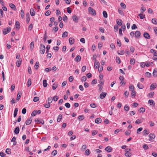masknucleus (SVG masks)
Returning <instances> with one entry per match:
<instances>
[{
  "mask_svg": "<svg viewBox=\"0 0 157 157\" xmlns=\"http://www.w3.org/2000/svg\"><path fill=\"white\" fill-rule=\"evenodd\" d=\"M40 52L41 54H44L45 51V47L44 45L42 44H40Z\"/></svg>",
  "mask_w": 157,
  "mask_h": 157,
  "instance_id": "obj_1",
  "label": "nucleus"
},
{
  "mask_svg": "<svg viewBox=\"0 0 157 157\" xmlns=\"http://www.w3.org/2000/svg\"><path fill=\"white\" fill-rule=\"evenodd\" d=\"M89 13L92 15L95 16L96 13L95 11L94 10L92 7H89Z\"/></svg>",
  "mask_w": 157,
  "mask_h": 157,
  "instance_id": "obj_2",
  "label": "nucleus"
},
{
  "mask_svg": "<svg viewBox=\"0 0 157 157\" xmlns=\"http://www.w3.org/2000/svg\"><path fill=\"white\" fill-rule=\"evenodd\" d=\"M11 28L10 27H8L7 29H5L3 30V34L6 35L10 31Z\"/></svg>",
  "mask_w": 157,
  "mask_h": 157,
  "instance_id": "obj_3",
  "label": "nucleus"
},
{
  "mask_svg": "<svg viewBox=\"0 0 157 157\" xmlns=\"http://www.w3.org/2000/svg\"><path fill=\"white\" fill-rule=\"evenodd\" d=\"M35 121L37 124H44V121L41 119H40L38 118H36L35 120Z\"/></svg>",
  "mask_w": 157,
  "mask_h": 157,
  "instance_id": "obj_4",
  "label": "nucleus"
},
{
  "mask_svg": "<svg viewBox=\"0 0 157 157\" xmlns=\"http://www.w3.org/2000/svg\"><path fill=\"white\" fill-rule=\"evenodd\" d=\"M32 117H31L29 119L26 121L25 122V124L27 125H29L31 123L32 121Z\"/></svg>",
  "mask_w": 157,
  "mask_h": 157,
  "instance_id": "obj_5",
  "label": "nucleus"
},
{
  "mask_svg": "<svg viewBox=\"0 0 157 157\" xmlns=\"http://www.w3.org/2000/svg\"><path fill=\"white\" fill-rule=\"evenodd\" d=\"M144 36L146 39H150V36L149 34L145 32L144 33Z\"/></svg>",
  "mask_w": 157,
  "mask_h": 157,
  "instance_id": "obj_6",
  "label": "nucleus"
},
{
  "mask_svg": "<svg viewBox=\"0 0 157 157\" xmlns=\"http://www.w3.org/2000/svg\"><path fill=\"white\" fill-rule=\"evenodd\" d=\"M107 93L106 92H102L101 93L100 95V98L101 99H103L106 96V95Z\"/></svg>",
  "mask_w": 157,
  "mask_h": 157,
  "instance_id": "obj_7",
  "label": "nucleus"
},
{
  "mask_svg": "<svg viewBox=\"0 0 157 157\" xmlns=\"http://www.w3.org/2000/svg\"><path fill=\"white\" fill-rule=\"evenodd\" d=\"M69 41L70 44L71 45L73 44L75 42V40L74 39L71 37H70L69 38Z\"/></svg>",
  "mask_w": 157,
  "mask_h": 157,
  "instance_id": "obj_8",
  "label": "nucleus"
},
{
  "mask_svg": "<svg viewBox=\"0 0 157 157\" xmlns=\"http://www.w3.org/2000/svg\"><path fill=\"white\" fill-rule=\"evenodd\" d=\"M72 19L73 21L75 22H78V18L76 16V15H74L72 16Z\"/></svg>",
  "mask_w": 157,
  "mask_h": 157,
  "instance_id": "obj_9",
  "label": "nucleus"
},
{
  "mask_svg": "<svg viewBox=\"0 0 157 157\" xmlns=\"http://www.w3.org/2000/svg\"><path fill=\"white\" fill-rule=\"evenodd\" d=\"M99 78H100V81L99 83L100 84H103L104 83V81L103 80V76L102 75H100L99 76Z\"/></svg>",
  "mask_w": 157,
  "mask_h": 157,
  "instance_id": "obj_10",
  "label": "nucleus"
},
{
  "mask_svg": "<svg viewBox=\"0 0 157 157\" xmlns=\"http://www.w3.org/2000/svg\"><path fill=\"white\" fill-rule=\"evenodd\" d=\"M26 19L27 23H28L30 21V16L29 13H27L26 14Z\"/></svg>",
  "mask_w": 157,
  "mask_h": 157,
  "instance_id": "obj_11",
  "label": "nucleus"
},
{
  "mask_svg": "<svg viewBox=\"0 0 157 157\" xmlns=\"http://www.w3.org/2000/svg\"><path fill=\"white\" fill-rule=\"evenodd\" d=\"M149 137L151 140H153L155 138V136L153 133H151L149 135Z\"/></svg>",
  "mask_w": 157,
  "mask_h": 157,
  "instance_id": "obj_12",
  "label": "nucleus"
},
{
  "mask_svg": "<svg viewBox=\"0 0 157 157\" xmlns=\"http://www.w3.org/2000/svg\"><path fill=\"white\" fill-rule=\"evenodd\" d=\"M30 13L32 16H34L35 14V12L33 8H31L30 10Z\"/></svg>",
  "mask_w": 157,
  "mask_h": 157,
  "instance_id": "obj_13",
  "label": "nucleus"
},
{
  "mask_svg": "<svg viewBox=\"0 0 157 157\" xmlns=\"http://www.w3.org/2000/svg\"><path fill=\"white\" fill-rule=\"evenodd\" d=\"M21 95V91H19L17 95L16 100L17 101H18L20 98Z\"/></svg>",
  "mask_w": 157,
  "mask_h": 157,
  "instance_id": "obj_14",
  "label": "nucleus"
},
{
  "mask_svg": "<svg viewBox=\"0 0 157 157\" xmlns=\"http://www.w3.org/2000/svg\"><path fill=\"white\" fill-rule=\"evenodd\" d=\"M105 150L108 152L111 151L112 148L110 146H108L105 148Z\"/></svg>",
  "mask_w": 157,
  "mask_h": 157,
  "instance_id": "obj_15",
  "label": "nucleus"
},
{
  "mask_svg": "<svg viewBox=\"0 0 157 157\" xmlns=\"http://www.w3.org/2000/svg\"><path fill=\"white\" fill-rule=\"evenodd\" d=\"M81 57L80 56H77L76 57L75 59V61L78 62H79L81 60Z\"/></svg>",
  "mask_w": 157,
  "mask_h": 157,
  "instance_id": "obj_16",
  "label": "nucleus"
},
{
  "mask_svg": "<svg viewBox=\"0 0 157 157\" xmlns=\"http://www.w3.org/2000/svg\"><path fill=\"white\" fill-rule=\"evenodd\" d=\"M140 32L139 31H136L135 33V35L136 37H139L140 36Z\"/></svg>",
  "mask_w": 157,
  "mask_h": 157,
  "instance_id": "obj_17",
  "label": "nucleus"
},
{
  "mask_svg": "<svg viewBox=\"0 0 157 157\" xmlns=\"http://www.w3.org/2000/svg\"><path fill=\"white\" fill-rule=\"evenodd\" d=\"M95 122L97 124L100 123L101 121V119L100 118H98L95 119Z\"/></svg>",
  "mask_w": 157,
  "mask_h": 157,
  "instance_id": "obj_18",
  "label": "nucleus"
},
{
  "mask_svg": "<svg viewBox=\"0 0 157 157\" xmlns=\"http://www.w3.org/2000/svg\"><path fill=\"white\" fill-rule=\"evenodd\" d=\"M21 63V59H20L17 61V67H20Z\"/></svg>",
  "mask_w": 157,
  "mask_h": 157,
  "instance_id": "obj_19",
  "label": "nucleus"
},
{
  "mask_svg": "<svg viewBox=\"0 0 157 157\" xmlns=\"http://www.w3.org/2000/svg\"><path fill=\"white\" fill-rule=\"evenodd\" d=\"M117 23L118 25H121L122 23V22L121 19H118L117 20Z\"/></svg>",
  "mask_w": 157,
  "mask_h": 157,
  "instance_id": "obj_20",
  "label": "nucleus"
},
{
  "mask_svg": "<svg viewBox=\"0 0 157 157\" xmlns=\"http://www.w3.org/2000/svg\"><path fill=\"white\" fill-rule=\"evenodd\" d=\"M19 128L18 127H17L15 129L14 132L16 134H18L19 133Z\"/></svg>",
  "mask_w": 157,
  "mask_h": 157,
  "instance_id": "obj_21",
  "label": "nucleus"
},
{
  "mask_svg": "<svg viewBox=\"0 0 157 157\" xmlns=\"http://www.w3.org/2000/svg\"><path fill=\"white\" fill-rule=\"evenodd\" d=\"M154 93L153 92H151L148 94L147 95V97H149V98H152L153 96L154 95Z\"/></svg>",
  "mask_w": 157,
  "mask_h": 157,
  "instance_id": "obj_22",
  "label": "nucleus"
},
{
  "mask_svg": "<svg viewBox=\"0 0 157 157\" xmlns=\"http://www.w3.org/2000/svg\"><path fill=\"white\" fill-rule=\"evenodd\" d=\"M153 75L154 77H157V69H155L153 73Z\"/></svg>",
  "mask_w": 157,
  "mask_h": 157,
  "instance_id": "obj_23",
  "label": "nucleus"
},
{
  "mask_svg": "<svg viewBox=\"0 0 157 157\" xmlns=\"http://www.w3.org/2000/svg\"><path fill=\"white\" fill-rule=\"evenodd\" d=\"M58 84L57 83H55L52 85V89L55 90L58 87Z\"/></svg>",
  "mask_w": 157,
  "mask_h": 157,
  "instance_id": "obj_24",
  "label": "nucleus"
},
{
  "mask_svg": "<svg viewBox=\"0 0 157 157\" xmlns=\"http://www.w3.org/2000/svg\"><path fill=\"white\" fill-rule=\"evenodd\" d=\"M84 118V116L83 115L79 116L78 117V119L80 121L82 120Z\"/></svg>",
  "mask_w": 157,
  "mask_h": 157,
  "instance_id": "obj_25",
  "label": "nucleus"
},
{
  "mask_svg": "<svg viewBox=\"0 0 157 157\" xmlns=\"http://www.w3.org/2000/svg\"><path fill=\"white\" fill-rule=\"evenodd\" d=\"M99 62L97 60H95L94 65V67H96V68H97L98 66H99Z\"/></svg>",
  "mask_w": 157,
  "mask_h": 157,
  "instance_id": "obj_26",
  "label": "nucleus"
},
{
  "mask_svg": "<svg viewBox=\"0 0 157 157\" xmlns=\"http://www.w3.org/2000/svg\"><path fill=\"white\" fill-rule=\"evenodd\" d=\"M10 6L12 9H14L15 10H16V8L15 6L12 3H10L9 4Z\"/></svg>",
  "mask_w": 157,
  "mask_h": 157,
  "instance_id": "obj_27",
  "label": "nucleus"
},
{
  "mask_svg": "<svg viewBox=\"0 0 157 157\" xmlns=\"http://www.w3.org/2000/svg\"><path fill=\"white\" fill-rule=\"evenodd\" d=\"M52 100H53V99H52V97H50L48 98V103L50 104L52 102Z\"/></svg>",
  "mask_w": 157,
  "mask_h": 157,
  "instance_id": "obj_28",
  "label": "nucleus"
},
{
  "mask_svg": "<svg viewBox=\"0 0 157 157\" xmlns=\"http://www.w3.org/2000/svg\"><path fill=\"white\" fill-rule=\"evenodd\" d=\"M138 87L140 89H142L144 88V86L143 85L138 82L137 84Z\"/></svg>",
  "mask_w": 157,
  "mask_h": 157,
  "instance_id": "obj_29",
  "label": "nucleus"
},
{
  "mask_svg": "<svg viewBox=\"0 0 157 157\" xmlns=\"http://www.w3.org/2000/svg\"><path fill=\"white\" fill-rule=\"evenodd\" d=\"M156 87V85H154V84H152L150 86L151 90H153Z\"/></svg>",
  "mask_w": 157,
  "mask_h": 157,
  "instance_id": "obj_30",
  "label": "nucleus"
},
{
  "mask_svg": "<svg viewBox=\"0 0 157 157\" xmlns=\"http://www.w3.org/2000/svg\"><path fill=\"white\" fill-rule=\"evenodd\" d=\"M131 95L132 98H134L136 96V92L134 90H132V91Z\"/></svg>",
  "mask_w": 157,
  "mask_h": 157,
  "instance_id": "obj_31",
  "label": "nucleus"
},
{
  "mask_svg": "<svg viewBox=\"0 0 157 157\" xmlns=\"http://www.w3.org/2000/svg\"><path fill=\"white\" fill-rule=\"evenodd\" d=\"M90 152L89 150L88 149H86V151H85V155H86L88 156L90 154Z\"/></svg>",
  "mask_w": 157,
  "mask_h": 157,
  "instance_id": "obj_32",
  "label": "nucleus"
},
{
  "mask_svg": "<svg viewBox=\"0 0 157 157\" xmlns=\"http://www.w3.org/2000/svg\"><path fill=\"white\" fill-rule=\"evenodd\" d=\"M34 44V42L33 41H32L31 43L30 44V48L32 50L33 48Z\"/></svg>",
  "mask_w": 157,
  "mask_h": 157,
  "instance_id": "obj_33",
  "label": "nucleus"
},
{
  "mask_svg": "<svg viewBox=\"0 0 157 157\" xmlns=\"http://www.w3.org/2000/svg\"><path fill=\"white\" fill-rule=\"evenodd\" d=\"M143 132L144 133V135H147L149 133V132L148 131L147 129H145L143 131Z\"/></svg>",
  "mask_w": 157,
  "mask_h": 157,
  "instance_id": "obj_34",
  "label": "nucleus"
},
{
  "mask_svg": "<svg viewBox=\"0 0 157 157\" xmlns=\"http://www.w3.org/2000/svg\"><path fill=\"white\" fill-rule=\"evenodd\" d=\"M62 118V116L61 114H59L58 116V118L57 119V121L59 122L60 121Z\"/></svg>",
  "mask_w": 157,
  "mask_h": 157,
  "instance_id": "obj_35",
  "label": "nucleus"
},
{
  "mask_svg": "<svg viewBox=\"0 0 157 157\" xmlns=\"http://www.w3.org/2000/svg\"><path fill=\"white\" fill-rule=\"evenodd\" d=\"M43 86L44 87H46L47 86L48 84L47 82V81L46 80H44L43 81Z\"/></svg>",
  "mask_w": 157,
  "mask_h": 157,
  "instance_id": "obj_36",
  "label": "nucleus"
},
{
  "mask_svg": "<svg viewBox=\"0 0 157 157\" xmlns=\"http://www.w3.org/2000/svg\"><path fill=\"white\" fill-rule=\"evenodd\" d=\"M18 111V109L16 108H15V110H14V117H15L17 115V112Z\"/></svg>",
  "mask_w": 157,
  "mask_h": 157,
  "instance_id": "obj_37",
  "label": "nucleus"
},
{
  "mask_svg": "<svg viewBox=\"0 0 157 157\" xmlns=\"http://www.w3.org/2000/svg\"><path fill=\"white\" fill-rule=\"evenodd\" d=\"M130 62L131 64L134 65L135 63V59L133 58L131 59Z\"/></svg>",
  "mask_w": 157,
  "mask_h": 157,
  "instance_id": "obj_38",
  "label": "nucleus"
},
{
  "mask_svg": "<svg viewBox=\"0 0 157 157\" xmlns=\"http://www.w3.org/2000/svg\"><path fill=\"white\" fill-rule=\"evenodd\" d=\"M124 51L122 50L121 51H117V53L118 55H123L124 54Z\"/></svg>",
  "mask_w": 157,
  "mask_h": 157,
  "instance_id": "obj_39",
  "label": "nucleus"
},
{
  "mask_svg": "<svg viewBox=\"0 0 157 157\" xmlns=\"http://www.w3.org/2000/svg\"><path fill=\"white\" fill-rule=\"evenodd\" d=\"M151 21H152V22L153 24H154L155 25H156L157 24V19H155V18L152 19L151 20Z\"/></svg>",
  "mask_w": 157,
  "mask_h": 157,
  "instance_id": "obj_40",
  "label": "nucleus"
},
{
  "mask_svg": "<svg viewBox=\"0 0 157 157\" xmlns=\"http://www.w3.org/2000/svg\"><path fill=\"white\" fill-rule=\"evenodd\" d=\"M116 62L117 63L119 64L121 63V60L118 56H117L116 59Z\"/></svg>",
  "mask_w": 157,
  "mask_h": 157,
  "instance_id": "obj_41",
  "label": "nucleus"
},
{
  "mask_svg": "<svg viewBox=\"0 0 157 157\" xmlns=\"http://www.w3.org/2000/svg\"><path fill=\"white\" fill-rule=\"evenodd\" d=\"M39 63L38 62H36V64L35 65V68L36 70H37L38 68L39 67Z\"/></svg>",
  "mask_w": 157,
  "mask_h": 157,
  "instance_id": "obj_42",
  "label": "nucleus"
},
{
  "mask_svg": "<svg viewBox=\"0 0 157 157\" xmlns=\"http://www.w3.org/2000/svg\"><path fill=\"white\" fill-rule=\"evenodd\" d=\"M37 114V110H35L32 113L31 115L32 116H35Z\"/></svg>",
  "mask_w": 157,
  "mask_h": 157,
  "instance_id": "obj_43",
  "label": "nucleus"
},
{
  "mask_svg": "<svg viewBox=\"0 0 157 157\" xmlns=\"http://www.w3.org/2000/svg\"><path fill=\"white\" fill-rule=\"evenodd\" d=\"M129 106L127 105H126L124 107V110L128 111L129 110Z\"/></svg>",
  "mask_w": 157,
  "mask_h": 157,
  "instance_id": "obj_44",
  "label": "nucleus"
},
{
  "mask_svg": "<svg viewBox=\"0 0 157 157\" xmlns=\"http://www.w3.org/2000/svg\"><path fill=\"white\" fill-rule=\"evenodd\" d=\"M31 85V81L30 79H29L27 82L28 87L30 86Z\"/></svg>",
  "mask_w": 157,
  "mask_h": 157,
  "instance_id": "obj_45",
  "label": "nucleus"
},
{
  "mask_svg": "<svg viewBox=\"0 0 157 157\" xmlns=\"http://www.w3.org/2000/svg\"><path fill=\"white\" fill-rule=\"evenodd\" d=\"M6 152L8 154H11L10 149L9 148H7L6 150Z\"/></svg>",
  "mask_w": 157,
  "mask_h": 157,
  "instance_id": "obj_46",
  "label": "nucleus"
},
{
  "mask_svg": "<svg viewBox=\"0 0 157 157\" xmlns=\"http://www.w3.org/2000/svg\"><path fill=\"white\" fill-rule=\"evenodd\" d=\"M148 102L151 105H155L154 102L152 100H149L148 101Z\"/></svg>",
  "mask_w": 157,
  "mask_h": 157,
  "instance_id": "obj_47",
  "label": "nucleus"
},
{
  "mask_svg": "<svg viewBox=\"0 0 157 157\" xmlns=\"http://www.w3.org/2000/svg\"><path fill=\"white\" fill-rule=\"evenodd\" d=\"M68 35V32L65 31L62 34V37H67V36Z\"/></svg>",
  "mask_w": 157,
  "mask_h": 157,
  "instance_id": "obj_48",
  "label": "nucleus"
},
{
  "mask_svg": "<svg viewBox=\"0 0 157 157\" xmlns=\"http://www.w3.org/2000/svg\"><path fill=\"white\" fill-rule=\"evenodd\" d=\"M125 155L127 157H130L132 155L131 153L129 152H126L125 153Z\"/></svg>",
  "mask_w": 157,
  "mask_h": 157,
  "instance_id": "obj_49",
  "label": "nucleus"
},
{
  "mask_svg": "<svg viewBox=\"0 0 157 157\" xmlns=\"http://www.w3.org/2000/svg\"><path fill=\"white\" fill-rule=\"evenodd\" d=\"M103 14L104 17L107 18V13L106 11H104L103 12Z\"/></svg>",
  "mask_w": 157,
  "mask_h": 157,
  "instance_id": "obj_50",
  "label": "nucleus"
},
{
  "mask_svg": "<svg viewBox=\"0 0 157 157\" xmlns=\"http://www.w3.org/2000/svg\"><path fill=\"white\" fill-rule=\"evenodd\" d=\"M21 16L22 18L24 17V12L23 10H21Z\"/></svg>",
  "mask_w": 157,
  "mask_h": 157,
  "instance_id": "obj_51",
  "label": "nucleus"
},
{
  "mask_svg": "<svg viewBox=\"0 0 157 157\" xmlns=\"http://www.w3.org/2000/svg\"><path fill=\"white\" fill-rule=\"evenodd\" d=\"M139 111L140 113H144L145 111V109L144 108L142 107L140 109Z\"/></svg>",
  "mask_w": 157,
  "mask_h": 157,
  "instance_id": "obj_52",
  "label": "nucleus"
},
{
  "mask_svg": "<svg viewBox=\"0 0 157 157\" xmlns=\"http://www.w3.org/2000/svg\"><path fill=\"white\" fill-rule=\"evenodd\" d=\"M15 25L16 26V28H19L20 25L18 21H16V23H15Z\"/></svg>",
  "mask_w": 157,
  "mask_h": 157,
  "instance_id": "obj_53",
  "label": "nucleus"
},
{
  "mask_svg": "<svg viewBox=\"0 0 157 157\" xmlns=\"http://www.w3.org/2000/svg\"><path fill=\"white\" fill-rule=\"evenodd\" d=\"M121 6V7L124 9H125L126 8V5L124 3H121L120 4Z\"/></svg>",
  "mask_w": 157,
  "mask_h": 157,
  "instance_id": "obj_54",
  "label": "nucleus"
},
{
  "mask_svg": "<svg viewBox=\"0 0 157 157\" xmlns=\"http://www.w3.org/2000/svg\"><path fill=\"white\" fill-rule=\"evenodd\" d=\"M146 76L147 77H150L151 76V74L148 72H147L145 73Z\"/></svg>",
  "mask_w": 157,
  "mask_h": 157,
  "instance_id": "obj_55",
  "label": "nucleus"
},
{
  "mask_svg": "<svg viewBox=\"0 0 157 157\" xmlns=\"http://www.w3.org/2000/svg\"><path fill=\"white\" fill-rule=\"evenodd\" d=\"M39 100V98L38 97H36L34 98L33 101L34 102H36Z\"/></svg>",
  "mask_w": 157,
  "mask_h": 157,
  "instance_id": "obj_56",
  "label": "nucleus"
},
{
  "mask_svg": "<svg viewBox=\"0 0 157 157\" xmlns=\"http://www.w3.org/2000/svg\"><path fill=\"white\" fill-rule=\"evenodd\" d=\"M143 147L146 150H147L148 149V147L147 144H144L143 146Z\"/></svg>",
  "mask_w": 157,
  "mask_h": 157,
  "instance_id": "obj_57",
  "label": "nucleus"
},
{
  "mask_svg": "<svg viewBox=\"0 0 157 157\" xmlns=\"http://www.w3.org/2000/svg\"><path fill=\"white\" fill-rule=\"evenodd\" d=\"M51 12L50 10H48L45 13V14L46 16H49L51 14Z\"/></svg>",
  "mask_w": 157,
  "mask_h": 157,
  "instance_id": "obj_58",
  "label": "nucleus"
},
{
  "mask_svg": "<svg viewBox=\"0 0 157 157\" xmlns=\"http://www.w3.org/2000/svg\"><path fill=\"white\" fill-rule=\"evenodd\" d=\"M118 13L120 14L121 15L123 16L124 15V13L122 10L119 9Z\"/></svg>",
  "mask_w": 157,
  "mask_h": 157,
  "instance_id": "obj_59",
  "label": "nucleus"
},
{
  "mask_svg": "<svg viewBox=\"0 0 157 157\" xmlns=\"http://www.w3.org/2000/svg\"><path fill=\"white\" fill-rule=\"evenodd\" d=\"M57 151L56 150H55L52 152V154L54 156H55L57 154Z\"/></svg>",
  "mask_w": 157,
  "mask_h": 157,
  "instance_id": "obj_60",
  "label": "nucleus"
},
{
  "mask_svg": "<svg viewBox=\"0 0 157 157\" xmlns=\"http://www.w3.org/2000/svg\"><path fill=\"white\" fill-rule=\"evenodd\" d=\"M86 80V77L85 76H83L81 78V81L82 82H84Z\"/></svg>",
  "mask_w": 157,
  "mask_h": 157,
  "instance_id": "obj_61",
  "label": "nucleus"
},
{
  "mask_svg": "<svg viewBox=\"0 0 157 157\" xmlns=\"http://www.w3.org/2000/svg\"><path fill=\"white\" fill-rule=\"evenodd\" d=\"M53 100H54L55 101H56L58 99V97L57 96H54L53 98H52Z\"/></svg>",
  "mask_w": 157,
  "mask_h": 157,
  "instance_id": "obj_62",
  "label": "nucleus"
},
{
  "mask_svg": "<svg viewBox=\"0 0 157 157\" xmlns=\"http://www.w3.org/2000/svg\"><path fill=\"white\" fill-rule=\"evenodd\" d=\"M139 16L140 17V18L141 19H144L145 17V15L141 13L139 14Z\"/></svg>",
  "mask_w": 157,
  "mask_h": 157,
  "instance_id": "obj_63",
  "label": "nucleus"
},
{
  "mask_svg": "<svg viewBox=\"0 0 157 157\" xmlns=\"http://www.w3.org/2000/svg\"><path fill=\"white\" fill-rule=\"evenodd\" d=\"M145 65L146 67H149L150 66V62L149 61H147L145 62Z\"/></svg>",
  "mask_w": 157,
  "mask_h": 157,
  "instance_id": "obj_64",
  "label": "nucleus"
}]
</instances>
